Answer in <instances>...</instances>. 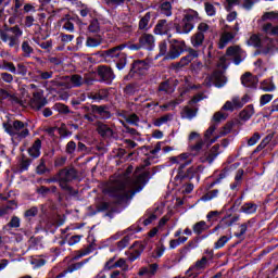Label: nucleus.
Returning <instances> with one entry per match:
<instances>
[{
    "instance_id": "nucleus-22",
    "label": "nucleus",
    "mask_w": 278,
    "mask_h": 278,
    "mask_svg": "<svg viewBox=\"0 0 278 278\" xmlns=\"http://www.w3.org/2000/svg\"><path fill=\"white\" fill-rule=\"evenodd\" d=\"M97 131L102 138H111L113 135L112 128L108 126L106 124H103V122H97L96 124Z\"/></svg>"
},
{
    "instance_id": "nucleus-36",
    "label": "nucleus",
    "mask_w": 278,
    "mask_h": 278,
    "mask_svg": "<svg viewBox=\"0 0 278 278\" xmlns=\"http://www.w3.org/2000/svg\"><path fill=\"white\" fill-rule=\"evenodd\" d=\"M173 118H174V115L172 113L165 114L154 121V126L162 127V125H166V123H170Z\"/></svg>"
},
{
    "instance_id": "nucleus-14",
    "label": "nucleus",
    "mask_w": 278,
    "mask_h": 278,
    "mask_svg": "<svg viewBox=\"0 0 278 278\" xmlns=\"http://www.w3.org/2000/svg\"><path fill=\"white\" fill-rule=\"evenodd\" d=\"M186 49V41L173 40L169 51L167 53V60H177L181 52Z\"/></svg>"
},
{
    "instance_id": "nucleus-28",
    "label": "nucleus",
    "mask_w": 278,
    "mask_h": 278,
    "mask_svg": "<svg viewBox=\"0 0 278 278\" xmlns=\"http://www.w3.org/2000/svg\"><path fill=\"white\" fill-rule=\"evenodd\" d=\"M151 13H146L139 21V29L142 31H148V29H151Z\"/></svg>"
},
{
    "instance_id": "nucleus-48",
    "label": "nucleus",
    "mask_w": 278,
    "mask_h": 278,
    "mask_svg": "<svg viewBox=\"0 0 278 278\" xmlns=\"http://www.w3.org/2000/svg\"><path fill=\"white\" fill-rule=\"evenodd\" d=\"M179 105V101H169L163 105H160L162 112H168V110H175Z\"/></svg>"
},
{
    "instance_id": "nucleus-31",
    "label": "nucleus",
    "mask_w": 278,
    "mask_h": 278,
    "mask_svg": "<svg viewBox=\"0 0 278 278\" xmlns=\"http://www.w3.org/2000/svg\"><path fill=\"white\" fill-rule=\"evenodd\" d=\"M261 90H264V92H275V90H277V86H275L273 78L263 80L261 83Z\"/></svg>"
},
{
    "instance_id": "nucleus-62",
    "label": "nucleus",
    "mask_w": 278,
    "mask_h": 278,
    "mask_svg": "<svg viewBox=\"0 0 278 278\" xmlns=\"http://www.w3.org/2000/svg\"><path fill=\"white\" fill-rule=\"evenodd\" d=\"M159 92H173V89H170V84H168V81L161 83L159 86Z\"/></svg>"
},
{
    "instance_id": "nucleus-16",
    "label": "nucleus",
    "mask_w": 278,
    "mask_h": 278,
    "mask_svg": "<svg viewBox=\"0 0 278 278\" xmlns=\"http://www.w3.org/2000/svg\"><path fill=\"white\" fill-rule=\"evenodd\" d=\"M97 73L100 80L105 81V84H112V81H114V72L108 65L98 66Z\"/></svg>"
},
{
    "instance_id": "nucleus-34",
    "label": "nucleus",
    "mask_w": 278,
    "mask_h": 278,
    "mask_svg": "<svg viewBox=\"0 0 278 278\" xmlns=\"http://www.w3.org/2000/svg\"><path fill=\"white\" fill-rule=\"evenodd\" d=\"M180 115H181V118H187L188 121H192V118L197 116V109L185 106Z\"/></svg>"
},
{
    "instance_id": "nucleus-19",
    "label": "nucleus",
    "mask_w": 278,
    "mask_h": 278,
    "mask_svg": "<svg viewBox=\"0 0 278 278\" xmlns=\"http://www.w3.org/2000/svg\"><path fill=\"white\" fill-rule=\"evenodd\" d=\"M139 45L141 46V48L148 49L151 51V49L155 47V37L152 34L144 33L139 38Z\"/></svg>"
},
{
    "instance_id": "nucleus-51",
    "label": "nucleus",
    "mask_w": 278,
    "mask_h": 278,
    "mask_svg": "<svg viewBox=\"0 0 278 278\" xmlns=\"http://www.w3.org/2000/svg\"><path fill=\"white\" fill-rule=\"evenodd\" d=\"M249 227H251V222L241 224L239 226L240 231L235 233L236 238H242V236L247 233V230L249 229Z\"/></svg>"
},
{
    "instance_id": "nucleus-45",
    "label": "nucleus",
    "mask_w": 278,
    "mask_h": 278,
    "mask_svg": "<svg viewBox=\"0 0 278 278\" xmlns=\"http://www.w3.org/2000/svg\"><path fill=\"white\" fill-rule=\"evenodd\" d=\"M52 110H54L55 112H59V114H70L71 110L68 109V106L66 104H62V103H55L52 106Z\"/></svg>"
},
{
    "instance_id": "nucleus-50",
    "label": "nucleus",
    "mask_w": 278,
    "mask_h": 278,
    "mask_svg": "<svg viewBox=\"0 0 278 278\" xmlns=\"http://www.w3.org/2000/svg\"><path fill=\"white\" fill-rule=\"evenodd\" d=\"M231 240V236L227 237V236H222L214 244V249H223V247H225V244Z\"/></svg>"
},
{
    "instance_id": "nucleus-8",
    "label": "nucleus",
    "mask_w": 278,
    "mask_h": 278,
    "mask_svg": "<svg viewBox=\"0 0 278 278\" xmlns=\"http://www.w3.org/2000/svg\"><path fill=\"white\" fill-rule=\"evenodd\" d=\"M59 177V185L62 190H67L71 192V186H68L70 181H73L75 177H77V173L74 168H63L58 174Z\"/></svg>"
},
{
    "instance_id": "nucleus-61",
    "label": "nucleus",
    "mask_w": 278,
    "mask_h": 278,
    "mask_svg": "<svg viewBox=\"0 0 278 278\" xmlns=\"http://www.w3.org/2000/svg\"><path fill=\"white\" fill-rule=\"evenodd\" d=\"M0 77L2 81H4V84H12V81H14V76H12V74L7 72L1 73Z\"/></svg>"
},
{
    "instance_id": "nucleus-63",
    "label": "nucleus",
    "mask_w": 278,
    "mask_h": 278,
    "mask_svg": "<svg viewBox=\"0 0 278 278\" xmlns=\"http://www.w3.org/2000/svg\"><path fill=\"white\" fill-rule=\"evenodd\" d=\"M273 97L274 96L270 93H265L261 96V99H260L261 105H266V103H270L273 101Z\"/></svg>"
},
{
    "instance_id": "nucleus-44",
    "label": "nucleus",
    "mask_w": 278,
    "mask_h": 278,
    "mask_svg": "<svg viewBox=\"0 0 278 278\" xmlns=\"http://www.w3.org/2000/svg\"><path fill=\"white\" fill-rule=\"evenodd\" d=\"M22 51L24 53V58H30L31 53H34V48L29 45V41H23Z\"/></svg>"
},
{
    "instance_id": "nucleus-3",
    "label": "nucleus",
    "mask_w": 278,
    "mask_h": 278,
    "mask_svg": "<svg viewBox=\"0 0 278 278\" xmlns=\"http://www.w3.org/2000/svg\"><path fill=\"white\" fill-rule=\"evenodd\" d=\"M206 149L207 147H205V141L199 140L195 144L189 146L190 153H182L178 156H174L172 159V162H174L175 164H179V168H186V166L192 164V159H190V155L197 157V155H201Z\"/></svg>"
},
{
    "instance_id": "nucleus-49",
    "label": "nucleus",
    "mask_w": 278,
    "mask_h": 278,
    "mask_svg": "<svg viewBox=\"0 0 278 278\" xmlns=\"http://www.w3.org/2000/svg\"><path fill=\"white\" fill-rule=\"evenodd\" d=\"M38 216V207L33 206L25 211L24 218H27V220H31V218Z\"/></svg>"
},
{
    "instance_id": "nucleus-15",
    "label": "nucleus",
    "mask_w": 278,
    "mask_h": 278,
    "mask_svg": "<svg viewBox=\"0 0 278 278\" xmlns=\"http://www.w3.org/2000/svg\"><path fill=\"white\" fill-rule=\"evenodd\" d=\"M173 27H175L173 21L159 20L154 27V34H156V36H166Z\"/></svg>"
},
{
    "instance_id": "nucleus-24",
    "label": "nucleus",
    "mask_w": 278,
    "mask_h": 278,
    "mask_svg": "<svg viewBox=\"0 0 278 278\" xmlns=\"http://www.w3.org/2000/svg\"><path fill=\"white\" fill-rule=\"evenodd\" d=\"M91 112L93 114H99V116L101 118H110V116H112L110 114V111H108V106H105V105H96V104H93V105H91Z\"/></svg>"
},
{
    "instance_id": "nucleus-64",
    "label": "nucleus",
    "mask_w": 278,
    "mask_h": 278,
    "mask_svg": "<svg viewBox=\"0 0 278 278\" xmlns=\"http://www.w3.org/2000/svg\"><path fill=\"white\" fill-rule=\"evenodd\" d=\"M217 71H227V58L222 56L217 63Z\"/></svg>"
},
{
    "instance_id": "nucleus-43",
    "label": "nucleus",
    "mask_w": 278,
    "mask_h": 278,
    "mask_svg": "<svg viewBox=\"0 0 278 278\" xmlns=\"http://www.w3.org/2000/svg\"><path fill=\"white\" fill-rule=\"evenodd\" d=\"M254 114H255V109H253V106L249 105L247 109H244L240 113V116H241L242 121H249V118H251V116H253Z\"/></svg>"
},
{
    "instance_id": "nucleus-26",
    "label": "nucleus",
    "mask_w": 278,
    "mask_h": 278,
    "mask_svg": "<svg viewBox=\"0 0 278 278\" xmlns=\"http://www.w3.org/2000/svg\"><path fill=\"white\" fill-rule=\"evenodd\" d=\"M136 249L132 252L128 253V261L129 262H136L140 255H142V251H144V244L142 243H136Z\"/></svg>"
},
{
    "instance_id": "nucleus-27",
    "label": "nucleus",
    "mask_w": 278,
    "mask_h": 278,
    "mask_svg": "<svg viewBox=\"0 0 278 278\" xmlns=\"http://www.w3.org/2000/svg\"><path fill=\"white\" fill-rule=\"evenodd\" d=\"M40 149H42V141H40V139H37L28 149V154L30 155V157H40Z\"/></svg>"
},
{
    "instance_id": "nucleus-58",
    "label": "nucleus",
    "mask_w": 278,
    "mask_h": 278,
    "mask_svg": "<svg viewBox=\"0 0 278 278\" xmlns=\"http://www.w3.org/2000/svg\"><path fill=\"white\" fill-rule=\"evenodd\" d=\"M7 227H11L14 229L21 227V218L13 216L11 220L8 223Z\"/></svg>"
},
{
    "instance_id": "nucleus-59",
    "label": "nucleus",
    "mask_w": 278,
    "mask_h": 278,
    "mask_svg": "<svg viewBox=\"0 0 278 278\" xmlns=\"http://www.w3.org/2000/svg\"><path fill=\"white\" fill-rule=\"evenodd\" d=\"M201 170H203V166H192L187 170V175L188 177H194V175H197V173H201Z\"/></svg>"
},
{
    "instance_id": "nucleus-12",
    "label": "nucleus",
    "mask_w": 278,
    "mask_h": 278,
    "mask_svg": "<svg viewBox=\"0 0 278 278\" xmlns=\"http://www.w3.org/2000/svg\"><path fill=\"white\" fill-rule=\"evenodd\" d=\"M224 71L216 70L208 80H205V86H212L214 84L217 88H223L225 84H227V77H225Z\"/></svg>"
},
{
    "instance_id": "nucleus-13",
    "label": "nucleus",
    "mask_w": 278,
    "mask_h": 278,
    "mask_svg": "<svg viewBox=\"0 0 278 278\" xmlns=\"http://www.w3.org/2000/svg\"><path fill=\"white\" fill-rule=\"evenodd\" d=\"M114 268H122L123 273H127V270H129L127 260L119 258L116 261V256H113L105 263L104 270H112Z\"/></svg>"
},
{
    "instance_id": "nucleus-52",
    "label": "nucleus",
    "mask_w": 278,
    "mask_h": 278,
    "mask_svg": "<svg viewBox=\"0 0 278 278\" xmlns=\"http://www.w3.org/2000/svg\"><path fill=\"white\" fill-rule=\"evenodd\" d=\"M216 197H218V189H214L202 195L201 201H212V199H216Z\"/></svg>"
},
{
    "instance_id": "nucleus-33",
    "label": "nucleus",
    "mask_w": 278,
    "mask_h": 278,
    "mask_svg": "<svg viewBox=\"0 0 278 278\" xmlns=\"http://www.w3.org/2000/svg\"><path fill=\"white\" fill-rule=\"evenodd\" d=\"M14 210H16V202L14 200L9 201L0 208V216H5V214H11V212Z\"/></svg>"
},
{
    "instance_id": "nucleus-25",
    "label": "nucleus",
    "mask_w": 278,
    "mask_h": 278,
    "mask_svg": "<svg viewBox=\"0 0 278 278\" xmlns=\"http://www.w3.org/2000/svg\"><path fill=\"white\" fill-rule=\"evenodd\" d=\"M110 97V92L108 89H100L97 92H91L88 94L89 99H92V101H103Z\"/></svg>"
},
{
    "instance_id": "nucleus-39",
    "label": "nucleus",
    "mask_w": 278,
    "mask_h": 278,
    "mask_svg": "<svg viewBox=\"0 0 278 278\" xmlns=\"http://www.w3.org/2000/svg\"><path fill=\"white\" fill-rule=\"evenodd\" d=\"M214 131H216V125H212L211 127L207 128V130L204 134V142H208L210 144H214V142L216 140H218V137H215V138L210 140V138H212V134H214Z\"/></svg>"
},
{
    "instance_id": "nucleus-60",
    "label": "nucleus",
    "mask_w": 278,
    "mask_h": 278,
    "mask_svg": "<svg viewBox=\"0 0 278 278\" xmlns=\"http://www.w3.org/2000/svg\"><path fill=\"white\" fill-rule=\"evenodd\" d=\"M1 68H7L10 73L16 74V66L12 62L3 61Z\"/></svg>"
},
{
    "instance_id": "nucleus-18",
    "label": "nucleus",
    "mask_w": 278,
    "mask_h": 278,
    "mask_svg": "<svg viewBox=\"0 0 278 278\" xmlns=\"http://www.w3.org/2000/svg\"><path fill=\"white\" fill-rule=\"evenodd\" d=\"M199 58V51L190 48L188 50V54L182 56L178 63H176L177 68H184V66H188L191 62H194Z\"/></svg>"
},
{
    "instance_id": "nucleus-21",
    "label": "nucleus",
    "mask_w": 278,
    "mask_h": 278,
    "mask_svg": "<svg viewBox=\"0 0 278 278\" xmlns=\"http://www.w3.org/2000/svg\"><path fill=\"white\" fill-rule=\"evenodd\" d=\"M150 68V65L147 61H135L132 64V73H137V75H144Z\"/></svg>"
},
{
    "instance_id": "nucleus-42",
    "label": "nucleus",
    "mask_w": 278,
    "mask_h": 278,
    "mask_svg": "<svg viewBox=\"0 0 278 278\" xmlns=\"http://www.w3.org/2000/svg\"><path fill=\"white\" fill-rule=\"evenodd\" d=\"M25 5V0H14V5L12 7L13 16H21V8Z\"/></svg>"
},
{
    "instance_id": "nucleus-41",
    "label": "nucleus",
    "mask_w": 278,
    "mask_h": 278,
    "mask_svg": "<svg viewBox=\"0 0 278 278\" xmlns=\"http://www.w3.org/2000/svg\"><path fill=\"white\" fill-rule=\"evenodd\" d=\"M232 103L235 104L236 109L244 108V105H247V103H249V96H243L242 98L233 97Z\"/></svg>"
},
{
    "instance_id": "nucleus-17",
    "label": "nucleus",
    "mask_w": 278,
    "mask_h": 278,
    "mask_svg": "<svg viewBox=\"0 0 278 278\" xmlns=\"http://www.w3.org/2000/svg\"><path fill=\"white\" fill-rule=\"evenodd\" d=\"M226 55L228 58H231L233 60L235 64H240L242 62V58L244 55V52L239 46H231L227 49Z\"/></svg>"
},
{
    "instance_id": "nucleus-11",
    "label": "nucleus",
    "mask_w": 278,
    "mask_h": 278,
    "mask_svg": "<svg viewBox=\"0 0 278 278\" xmlns=\"http://www.w3.org/2000/svg\"><path fill=\"white\" fill-rule=\"evenodd\" d=\"M205 268H207V256H203L201 260L197 261L194 265L189 267L187 275L188 277H199Z\"/></svg>"
},
{
    "instance_id": "nucleus-20",
    "label": "nucleus",
    "mask_w": 278,
    "mask_h": 278,
    "mask_svg": "<svg viewBox=\"0 0 278 278\" xmlns=\"http://www.w3.org/2000/svg\"><path fill=\"white\" fill-rule=\"evenodd\" d=\"M258 81L257 76H253V74L249 72L241 76V84L245 88H256Z\"/></svg>"
},
{
    "instance_id": "nucleus-32",
    "label": "nucleus",
    "mask_w": 278,
    "mask_h": 278,
    "mask_svg": "<svg viewBox=\"0 0 278 278\" xmlns=\"http://www.w3.org/2000/svg\"><path fill=\"white\" fill-rule=\"evenodd\" d=\"M203 42H205V37L202 34L194 33L191 36V45L194 49H199V47H203Z\"/></svg>"
},
{
    "instance_id": "nucleus-40",
    "label": "nucleus",
    "mask_w": 278,
    "mask_h": 278,
    "mask_svg": "<svg viewBox=\"0 0 278 278\" xmlns=\"http://www.w3.org/2000/svg\"><path fill=\"white\" fill-rule=\"evenodd\" d=\"M198 34H201L204 38L207 34H212V26L210 24L202 22L198 25Z\"/></svg>"
},
{
    "instance_id": "nucleus-2",
    "label": "nucleus",
    "mask_w": 278,
    "mask_h": 278,
    "mask_svg": "<svg viewBox=\"0 0 278 278\" xmlns=\"http://www.w3.org/2000/svg\"><path fill=\"white\" fill-rule=\"evenodd\" d=\"M199 12L189 9L182 14V18L178 24H174L176 34L188 35L192 29H194V24L199 23Z\"/></svg>"
},
{
    "instance_id": "nucleus-4",
    "label": "nucleus",
    "mask_w": 278,
    "mask_h": 278,
    "mask_svg": "<svg viewBox=\"0 0 278 278\" xmlns=\"http://www.w3.org/2000/svg\"><path fill=\"white\" fill-rule=\"evenodd\" d=\"M3 129L13 140H25L29 136V124L15 119L3 124Z\"/></svg>"
},
{
    "instance_id": "nucleus-53",
    "label": "nucleus",
    "mask_w": 278,
    "mask_h": 278,
    "mask_svg": "<svg viewBox=\"0 0 278 278\" xmlns=\"http://www.w3.org/2000/svg\"><path fill=\"white\" fill-rule=\"evenodd\" d=\"M77 151V143L75 141H68L65 147V152L67 155H73Z\"/></svg>"
},
{
    "instance_id": "nucleus-37",
    "label": "nucleus",
    "mask_w": 278,
    "mask_h": 278,
    "mask_svg": "<svg viewBox=\"0 0 278 278\" xmlns=\"http://www.w3.org/2000/svg\"><path fill=\"white\" fill-rule=\"evenodd\" d=\"M243 214H255L257 212V204L253 202H247L241 206Z\"/></svg>"
},
{
    "instance_id": "nucleus-29",
    "label": "nucleus",
    "mask_w": 278,
    "mask_h": 278,
    "mask_svg": "<svg viewBox=\"0 0 278 278\" xmlns=\"http://www.w3.org/2000/svg\"><path fill=\"white\" fill-rule=\"evenodd\" d=\"M75 18L73 17H63L61 20V24L63 29H65V31H70V34H73V31H75Z\"/></svg>"
},
{
    "instance_id": "nucleus-30",
    "label": "nucleus",
    "mask_w": 278,
    "mask_h": 278,
    "mask_svg": "<svg viewBox=\"0 0 278 278\" xmlns=\"http://www.w3.org/2000/svg\"><path fill=\"white\" fill-rule=\"evenodd\" d=\"M236 38V33L226 31L222 35L219 40V49H225V45H228V42H231Z\"/></svg>"
},
{
    "instance_id": "nucleus-54",
    "label": "nucleus",
    "mask_w": 278,
    "mask_h": 278,
    "mask_svg": "<svg viewBox=\"0 0 278 278\" xmlns=\"http://www.w3.org/2000/svg\"><path fill=\"white\" fill-rule=\"evenodd\" d=\"M263 30L266 34L277 35L278 34V26L273 27V24L267 23L263 26Z\"/></svg>"
},
{
    "instance_id": "nucleus-38",
    "label": "nucleus",
    "mask_w": 278,
    "mask_h": 278,
    "mask_svg": "<svg viewBox=\"0 0 278 278\" xmlns=\"http://www.w3.org/2000/svg\"><path fill=\"white\" fill-rule=\"evenodd\" d=\"M161 12L165 16H173V4L166 0L161 2Z\"/></svg>"
},
{
    "instance_id": "nucleus-10",
    "label": "nucleus",
    "mask_w": 278,
    "mask_h": 278,
    "mask_svg": "<svg viewBox=\"0 0 278 278\" xmlns=\"http://www.w3.org/2000/svg\"><path fill=\"white\" fill-rule=\"evenodd\" d=\"M29 103L33 110H41V108H45V105H47V98H45L42 89H37L36 91H33V99H30Z\"/></svg>"
},
{
    "instance_id": "nucleus-1",
    "label": "nucleus",
    "mask_w": 278,
    "mask_h": 278,
    "mask_svg": "<svg viewBox=\"0 0 278 278\" xmlns=\"http://www.w3.org/2000/svg\"><path fill=\"white\" fill-rule=\"evenodd\" d=\"M149 175L151 173L144 172L139 175H134L132 178L127 177L124 175L115 180L109 182L104 192L114 199L116 203H123L125 201H129V199L134 198L136 192H140L147 186L149 181Z\"/></svg>"
},
{
    "instance_id": "nucleus-7",
    "label": "nucleus",
    "mask_w": 278,
    "mask_h": 278,
    "mask_svg": "<svg viewBox=\"0 0 278 278\" xmlns=\"http://www.w3.org/2000/svg\"><path fill=\"white\" fill-rule=\"evenodd\" d=\"M248 45L250 47H260L261 53H263V55H268L273 53V51L275 50V45L273 43V39L265 38L264 40H262V38H260V36L257 35H252L248 40Z\"/></svg>"
},
{
    "instance_id": "nucleus-47",
    "label": "nucleus",
    "mask_w": 278,
    "mask_h": 278,
    "mask_svg": "<svg viewBox=\"0 0 278 278\" xmlns=\"http://www.w3.org/2000/svg\"><path fill=\"white\" fill-rule=\"evenodd\" d=\"M99 45H101V38L99 36L88 37L86 40V47L94 48L99 47Z\"/></svg>"
},
{
    "instance_id": "nucleus-9",
    "label": "nucleus",
    "mask_w": 278,
    "mask_h": 278,
    "mask_svg": "<svg viewBox=\"0 0 278 278\" xmlns=\"http://www.w3.org/2000/svg\"><path fill=\"white\" fill-rule=\"evenodd\" d=\"M125 47L127 46L119 45L106 51L108 58H118V60L116 61V66L118 71H123L125 68V65L127 64V56L125 55V53L121 52L123 51V49H125Z\"/></svg>"
},
{
    "instance_id": "nucleus-55",
    "label": "nucleus",
    "mask_w": 278,
    "mask_h": 278,
    "mask_svg": "<svg viewBox=\"0 0 278 278\" xmlns=\"http://www.w3.org/2000/svg\"><path fill=\"white\" fill-rule=\"evenodd\" d=\"M204 8H205V12H206L207 16L216 15V8L214 7V4H212L210 2H205Z\"/></svg>"
},
{
    "instance_id": "nucleus-23",
    "label": "nucleus",
    "mask_w": 278,
    "mask_h": 278,
    "mask_svg": "<svg viewBox=\"0 0 278 278\" xmlns=\"http://www.w3.org/2000/svg\"><path fill=\"white\" fill-rule=\"evenodd\" d=\"M218 149H220L219 144L213 146L210 152L206 154V157H201V162H208V164H212V162H214V160H216L220 153Z\"/></svg>"
},
{
    "instance_id": "nucleus-56",
    "label": "nucleus",
    "mask_w": 278,
    "mask_h": 278,
    "mask_svg": "<svg viewBox=\"0 0 278 278\" xmlns=\"http://www.w3.org/2000/svg\"><path fill=\"white\" fill-rule=\"evenodd\" d=\"M100 29V26H99V21L98 20H92L90 22V25L88 27V30L91 33V34H97Z\"/></svg>"
},
{
    "instance_id": "nucleus-35",
    "label": "nucleus",
    "mask_w": 278,
    "mask_h": 278,
    "mask_svg": "<svg viewBox=\"0 0 278 278\" xmlns=\"http://www.w3.org/2000/svg\"><path fill=\"white\" fill-rule=\"evenodd\" d=\"M193 232L197 233V236H201L203 231H207L210 229V226H207V223L205 220L198 222L192 227Z\"/></svg>"
},
{
    "instance_id": "nucleus-5",
    "label": "nucleus",
    "mask_w": 278,
    "mask_h": 278,
    "mask_svg": "<svg viewBox=\"0 0 278 278\" xmlns=\"http://www.w3.org/2000/svg\"><path fill=\"white\" fill-rule=\"evenodd\" d=\"M21 36H23V30L18 25L0 30V40L8 45L10 49H18V45H21Z\"/></svg>"
},
{
    "instance_id": "nucleus-46",
    "label": "nucleus",
    "mask_w": 278,
    "mask_h": 278,
    "mask_svg": "<svg viewBox=\"0 0 278 278\" xmlns=\"http://www.w3.org/2000/svg\"><path fill=\"white\" fill-rule=\"evenodd\" d=\"M37 175H45V173H50V169L47 167L45 159H40L39 164L36 168Z\"/></svg>"
},
{
    "instance_id": "nucleus-6",
    "label": "nucleus",
    "mask_w": 278,
    "mask_h": 278,
    "mask_svg": "<svg viewBox=\"0 0 278 278\" xmlns=\"http://www.w3.org/2000/svg\"><path fill=\"white\" fill-rule=\"evenodd\" d=\"M51 84L53 86H56V88H64L65 90H71L73 88H81V86H84V76L79 74L61 76L51 80Z\"/></svg>"
},
{
    "instance_id": "nucleus-57",
    "label": "nucleus",
    "mask_w": 278,
    "mask_h": 278,
    "mask_svg": "<svg viewBox=\"0 0 278 278\" xmlns=\"http://www.w3.org/2000/svg\"><path fill=\"white\" fill-rule=\"evenodd\" d=\"M129 240H131V238L129 236H125L121 241L117 242V249L123 251V249L127 248L129 244Z\"/></svg>"
}]
</instances>
